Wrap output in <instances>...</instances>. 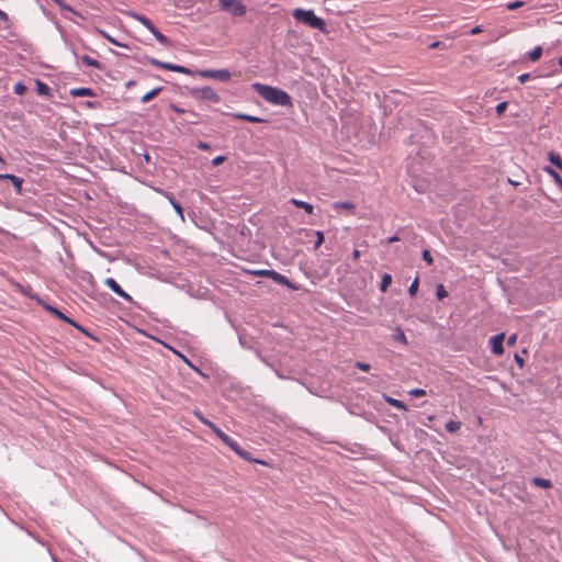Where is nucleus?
<instances>
[{
  "label": "nucleus",
  "mask_w": 562,
  "mask_h": 562,
  "mask_svg": "<svg viewBox=\"0 0 562 562\" xmlns=\"http://www.w3.org/2000/svg\"><path fill=\"white\" fill-rule=\"evenodd\" d=\"M254 90L267 102L273 105L290 106L292 99L288 92L271 86L256 82L252 85Z\"/></svg>",
  "instance_id": "1"
},
{
  "label": "nucleus",
  "mask_w": 562,
  "mask_h": 562,
  "mask_svg": "<svg viewBox=\"0 0 562 562\" xmlns=\"http://www.w3.org/2000/svg\"><path fill=\"white\" fill-rule=\"evenodd\" d=\"M292 15L296 21L302 22L312 29H316L322 32L326 31L325 21L322 18L316 16L313 10L295 9L292 12Z\"/></svg>",
  "instance_id": "2"
},
{
  "label": "nucleus",
  "mask_w": 562,
  "mask_h": 562,
  "mask_svg": "<svg viewBox=\"0 0 562 562\" xmlns=\"http://www.w3.org/2000/svg\"><path fill=\"white\" fill-rule=\"evenodd\" d=\"M218 8L233 16H244L247 12L243 0H218Z\"/></svg>",
  "instance_id": "3"
},
{
  "label": "nucleus",
  "mask_w": 562,
  "mask_h": 562,
  "mask_svg": "<svg viewBox=\"0 0 562 562\" xmlns=\"http://www.w3.org/2000/svg\"><path fill=\"white\" fill-rule=\"evenodd\" d=\"M133 18L140 22L155 37L156 40L162 44V45H168L169 44V41L168 38L159 32V30L153 24V22L146 18L145 15H142V14H137V13H134L133 14Z\"/></svg>",
  "instance_id": "4"
},
{
  "label": "nucleus",
  "mask_w": 562,
  "mask_h": 562,
  "mask_svg": "<svg viewBox=\"0 0 562 562\" xmlns=\"http://www.w3.org/2000/svg\"><path fill=\"white\" fill-rule=\"evenodd\" d=\"M191 95L213 103H218L221 101L220 95L209 86L192 89Z\"/></svg>",
  "instance_id": "5"
},
{
  "label": "nucleus",
  "mask_w": 562,
  "mask_h": 562,
  "mask_svg": "<svg viewBox=\"0 0 562 562\" xmlns=\"http://www.w3.org/2000/svg\"><path fill=\"white\" fill-rule=\"evenodd\" d=\"M43 307L48 311L50 314H53L54 316H56L57 318L66 322L67 324H70L71 326L76 327L77 329H79L80 331L85 333V334H88L85 328L79 325L77 322H75L74 319L67 317L64 313H61L59 310H57L56 307L47 304V303H44L43 304Z\"/></svg>",
  "instance_id": "6"
},
{
  "label": "nucleus",
  "mask_w": 562,
  "mask_h": 562,
  "mask_svg": "<svg viewBox=\"0 0 562 562\" xmlns=\"http://www.w3.org/2000/svg\"><path fill=\"white\" fill-rule=\"evenodd\" d=\"M199 75L204 78H212L217 79L220 81H228L231 79V72L226 69H206V70H200Z\"/></svg>",
  "instance_id": "7"
},
{
  "label": "nucleus",
  "mask_w": 562,
  "mask_h": 562,
  "mask_svg": "<svg viewBox=\"0 0 562 562\" xmlns=\"http://www.w3.org/2000/svg\"><path fill=\"white\" fill-rule=\"evenodd\" d=\"M104 284L120 297L124 299L126 302H133L132 296L128 293H126L113 278H106L104 280Z\"/></svg>",
  "instance_id": "8"
},
{
  "label": "nucleus",
  "mask_w": 562,
  "mask_h": 562,
  "mask_svg": "<svg viewBox=\"0 0 562 562\" xmlns=\"http://www.w3.org/2000/svg\"><path fill=\"white\" fill-rule=\"evenodd\" d=\"M504 338H505V335L502 333V334L493 336L490 339L491 350L494 355L501 356L504 353V347H503Z\"/></svg>",
  "instance_id": "9"
},
{
  "label": "nucleus",
  "mask_w": 562,
  "mask_h": 562,
  "mask_svg": "<svg viewBox=\"0 0 562 562\" xmlns=\"http://www.w3.org/2000/svg\"><path fill=\"white\" fill-rule=\"evenodd\" d=\"M0 180H10L15 189V192L18 194H22V184H23L22 178H19L14 175H9V173H0Z\"/></svg>",
  "instance_id": "10"
},
{
  "label": "nucleus",
  "mask_w": 562,
  "mask_h": 562,
  "mask_svg": "<svg viewBox=\"0 0 562 562\" xmlns=\"http://www.w3.org/2000/svg\"><path fill=\"white\" fill-rule=\"evenodd\" d=\"M290 203H292L296 207L303 209L308 214H313V212H314V206L307 202H304V201L293 198L290 200Z\"/></svg>",
  "instance_id": "11"
},
{
  "label": "nucleus",
  "mask_w": 562,
  "mask_h": 562,
  "mask_svg": "<svg viewBox=\"0 0 562 562\" xmlns=\"http://www.w3.org/2000/svg\"><path fill=\"white\" fill-rule=\"evenodd\" d=\"M270 279H272L278 284L292 286L289 279L285 276L279 273L274 270H272V273H270Z\"/></svg>",
  "instance_id": "12"
},
{
  "label": "nucleus",
  "mask_w": 562,
  "mask_h": 562,
  "mask_svg": "<svg viewBox=\"0 0 562 562\" xmlns=\"http://www.w3.org/2000/svg\"><path fill=\"white\" fill-rule=\"evenodd\" d=\"M80 59H81V61L85 65H87L89 67H93V68L99 69V70L103 69V66H102V64L99 60L93 59V58H91L88 55L81 56Z\"/></svg>",
  "instance_id": "13"
},
{
  "label": "nucleus",
  "mask_w": 562,
  "mask_h": 562,
  "mask_svg": "<svg viewBox=\"0 0 562 562\" xmlns=\"http://www.w3.org/2000/svg\"><path fill=\"white\" fill-rule=\"evenodd\" d=\"M53 1L60 8L61 11L71 13V14L82 19V15L80 13H78L76 10H74L70 5L65 3L63 0H53Z\"/></svg>",
  "instance_id": "14"
},
{
  "label": "nucleus",
  "mask_w": 562,
  "mask_h": 562,
  "mask_svg": "<svg viewBox=\"0 0 562 562\" xmlns=\"http://www.w3.org/2000/svg\"><path fill=\"white\" fill-rule=\"evenodd\" d=\"M70 94L74 97H92L93 91L90 88H76L70 90Z\"/></svg>",
  "instance_id": "15"
},
{
  "label": "nucleus",
  "mask_w": 562,
  "mask_h": 562,
  "mask_svg": "<svg viewBox=\"0 0 562 562\" xmlns=\"http://www.w3.org/2000/svg\"><path fill=\"white\" fill-rule=\"evenodd\" d=\"M531 483L537 486V487H541V488H551L552 487V482L548 479H542V477H533L531 480Z\"/></svg>",
  "instance_id": "16"
},
{
  "label": "nucleus",
  "mask_w": 562,
  "mask_h": 562,
  "mask_svg": "<svg viewBox=\"0 0 562 562\" xmlns=\"http://www.w3.org/2000/svg\"><path fill=\"white\" fill-rule=\"evenodd\" d=\"M233 116L236 117V119H239V120L251 122V123H261V122H263V120L260 119V117H257V116H254V115H249V114H244V113H235V114H233Z\"/></svg>",
  "instance_id": "17"
},
{
  "label": "nucleus",
  "mask_w": 562,
  "mask_h": 562,
  "mask_svg": "<svg viewBox=\"0 0 562 562\" xmlns=\"http://www.w3.org/2000/svg\"><path fill=\"white\" fill-rule=\"evenodd\" d=\"M36 92L40 95H50V88L41 80H36Z\"/></svg>",
  "instance_id": "18"
},
{
  "label": "nucleus",
  "mask_w": 562,
  "mask_h": 562,
  "mask_svg": "<svg viewBox=\"0 0 562 562\" xmlns=\"http://www.w3.org/2000/svg\"><path fill=\"white\" fill-rule=\"evenodd\" d=\"M99 34L104 37L105 40H108L111 44L115 45V46H120V47H125L127 48L128 46L126 44H123V43H120L119 41H116L115 38H113L109 33H106L105 31L103 30H98Z\"/></svg>",
  "instance_id": "19"
},
{
  "label": "nucleus",
  "mask_w": 562,
  "mask_h": 562,
  "mask_svg": "<svg viewBox=\"0 0 562 562\" xmlns=\"http://www.w3.org/2000/svg\"><path fill=\"white\" fill-rule=\"evenodd\" d=\"M384 400L387 404H390L391 406H393L397 409H406L405 404L400 400H396V398H393V397H390L386 395H384Z\"/></svg>",
  "instance_id": "20"
},
{
  "label": "nucleus",
  "mask_w": 562,
  "mask_h": 562,
  "mask_svg": "<svg viewBox=\"0 0 562 562\" xmlns=\"http://www.w3.org/2000/svg\"><path fill=\"white\" fill-rule=\"evenodd\" d=\"M393 339L396 340V341H400L401 344L403 345H407V339H406V336L404 334V331L402 330L401 327H397L395 330H394V334H393Z\"/></svg>",
  "instance_id": "21"
},
{
  "label": "nucleus",
  "mask_w": 562,
  "mask_h": 562,
  "mask_svg": "<svg viewBox=\"0 0 562 562\" xmlns=\"http://www.w3.org/2000/svg\"><path fill=\"white\" fill-rule=\"evenodd\" d=\"M549 160L552 165H554L557 168H559L560 170H562V158L559 154L557 153H550L549 154Z\"/></svg>",
  "instance_id": "22"
},
{
  "label": "nucleus",
  "mask_w": 562,
  "mask_h": 562,
  "mask_svg": "<svg viewBox=\"0 0 562 562\" xmlns=\"http://www.w3.org/2000/svg\"><path fill=\"white\" fill-rule=\"evenodd\" d=\"M541 55H542V47L541 46H537L531 52L528 53V57H529V59L531 61L539 60Z\"/></svg>",
  "instance_id": "23"
},
{
  "label": "nucleus",
  "mask_w": 562,
  "mask_h": 562,
  "mask_svg": "<svg viewBox=\"0 0 562 562\" xmlns=\"http://www.w3.org/2000/svg\"><path fill=\"white\" fill-rule=\"evenodd\" d=\"M161 91V88H155L142 97V102L146 103L153 100Z\"/></svg>",
  "instance_id": "24"
},
{
  "label": "nucleus",
  "mask_w": 562,
  "mask_h": 562,
  "mask_svg": "<svg viewBox=\"0 0 562 562\" xmlns=\"http://www.w3.org/2000/svg\"><path fill=\"white\" fill-rule=\"evenodd\" d=\"M391 282H392V277H391V274H389V273H384V274L382 276V280H381V284H380V290H381L382 292H385V291L387 290V288L390 286Z\"/></svg>",
  "instance_id": "25"
},
{
  "label": "nucleus",
  "mask_w": 562,
  "mask_h": 562,
  "mask_svg": "<svg viewBox=\"0 0 562 562\" xmlns=\"http://www.w3.org/2000/svg\"><path fill=\"white\" fill-rule=\"evenodd\" d=\"M460 428H461V422H458V420H449L446 424L447 431H449L451 434L457 432Z\"/></svg>",
  "instance_id": "26"
},
{
  "label": "nucleus",
  "mask_w": 562,
  "mask_h": 562,
  "mask_svg": "<svg viewBox=\"0 0 562 562\" xmlns=\"http://www.w3.org/2000/svg\"><path fill=\"white\" fill-rule=\"evenodd\" d=\"M204 425L209 426L222 441L228 436L211 422H204Z\"/></svg>",
  "instance_id": "27"
},
{
  "label": "nucleus",
  "mask_w": 562,
  "mask_h": 562,
  "mask_svg": "<svg viewBox=\"0 0 562 562\" xmlns=\"http://www.w3.org/2000/svg\"><path fill=\"white\" fill-rule=\"evenodd\" d=\"M236 453L244 460L255 462V463H262L261 461H259L257 459H251L250 453L248 451L244 450L241 447L238 448V451H236Z\"/></svg>",
  "instance_id": "28"
},
{
  "label": "nucleus",
  "mask_w": 562,
  "mask_h": 562,
  "mask_svg": "<svg viewBox=\"0 0 562 562\" xmlns=\"http://www.w3.org/2000/svg\"><path fill=\"white\" fill-rule=\"evenodd\" d=\"M544 170L553 178L555 183L562 188V178L560 175L550 167H546Z\"/></svg>",
  "instance_id": "29"
},
{
  "label": "nucleus",
  "mask_w": 562,
  "mask_h": 562,
  "mask_svg": "<svg viewBox=\"0 0 562 562\" xmlns=\"http://www.w3.org/2000/svg\"><path fill=\"white\" fill-rule=\"evenodd\" d=\"M223 442L225 445H227L232 450H234L235 452L238 451V448L240 447L236 440H234L233 438H231L229 436H227L226 438H224Z\"/></svg>",
  "instance_id": "30"
},
{
  "label": "nucleus",
  "mask_w": 562,
  "mask_h": 562,
  "mask_svg": "<svg viewBox=\"0 0 562 562\" xmlns=\"http://www.w3.org/2000/svg\"><path fill=\"white\" fill-rule=\"evenodd\" d=\"M436 295H437V299L440 301L448 296V292L442 284L437 285Z\"/></svg>",
  "instance_id": "31"
},
{
  "label": "nucleus",
  "mask_w": 562,
  "mask_h": 562,
  "mask_svg": "<svg viewBox=\"0 0 562 562\" xmlns=\"http://www.w3.org/2000/svg\"><path fill=\"white\" fill-rule=\"evenodd\" d=\"M14 93L23 95L26 92V87L22 82H16L13 87Z\"/></svg>",
  "instance_id": "32"
},
{
  "label": "nucleus",
  "mask_w": 562,
  "mask_h": 562,
  "mask_svg": "<svg viewBox=\"0 0 562 562\" xmlns=\"http://www.w3.org/2000/svg\"><path fill=\"white\" fill-rule=\"evenodd\" d=\"M419 280L418 278H415V280L412 282V284L408 288V293L411 296H415L418 290Z\"/></svg>",
  "instance_id": "33"
},
{
  "label": "nucleus",
  "mask_w": 562,
  "mask_h": 562,
  "mask_svg": "<svg viewBox=\"0 0 562 562\" xmlns=\"http://www.w3.org/2000/svg\"><path fill=\"white\" fill-rule=\"evenodd\" d=\"M524 5V1H513L506 4V9L509 11L517 10Z\"/></svg>",
  "instance_id": "34"
},
{
  "label": "nucleus",
  "mask_w": 562,
  "mask_h": 562,
  "mask_svg": "<svg viewBox=\"0 0 562 562\" xmlns=\"http://www.w3.org/2000/svg\"><path fill=\"white\" fill-rule=\"evenodd\" d=\"M172 71L184 74V75H191L192 74V71L189 68H187L184 66H180V65H175L173 68H172Z\"/></svg>",
  "instance_id": "35"
},
{
  "label": "nucleus",
  "mask_w": 562,
  "mask_h": 562,
  "mask_svg": "<svg viewBox=\"0 0 562 562\" xmlns=\"http://www.w3.org/2000/svg\"><path fill=\"white\" fill-rule=\"evenodd\" d=\"M188 114L190 115V117L187 120L188 123L198 124L200 122V116L198 113L189 111Z\"/></svg>",
  "instance_id": "36"
},
{
  "label": "nucleus",
  "mask_w": 562,
  "mask_h": 562,
  "mask_svg": "<svg viewBox=\"0 0 562 562\" xmlns=\"http://www.w3.org/2000/svg\"><path fill=\"white\" fill-rule=\"evenodd\" d=\"M315 235H316L315 249H317L324 243V234L321 231H316Z\"/></svg>",
  "instance_id": "37"
},
{
  "label": "nucleus",
  "mask_w": 562,
  "mask_h": 562,
  "mask_svg": "<svg viewBox=\"0 0 562 562\" xmlns=\"http://www.w3.org/2000/svg\"><path fill=\"white\" fill-rule=\"evenodd\" d=\"M158 192L161 193L170 202L172 206L178 203L171 193L162 190H158Z\"/></svg>",
  "instance_id": "38"
},
{
  "label": "nucleus",
  "mask_w": 562,
  "mask_h": 562,
  "mask_svg": "<svg viewBox=\"0 0 562 562\" xmlns=\"http://www.w3.org/2000/svg\"><path fill=\"white\" fill-rule=\"evenodd\" d=\"M158 192L161 193L170 202L172 206L178 203L171 193L162 190H158Z\"/></svg>",
  "instance_id": "39"
},
{
  "label": "nucleus",
  "mask_w": 562,
  "mask_h": 562,
  "mask_svg": "<svg viewBox=\"0 0 562 562\" xmlns=\"http://www.w3.org/2000/svg\"><path fill=\"white\" fill-rule=\"evenodd\" d=\"M507 105L508 103L506 101L498 103L495 109L497 115H502L506 111Z\"/></svg>",
  "instance_id": "40"
},
{
  "label": "nucleus",
  "mask_w": 562,
  "mask_h": 562,
  "mask_svg": "<svg viewBox=\"0 0 562 562\" xmlns=\"http://www.w3.org/2000/svg\"><path fill=\"white\" fill-rule=\"evenodd\" d=\"M409 394L414 397H420L426 394L425 390L423 389H413L409 391Z\"/></svg>",
  "instance_id": "41"
},
{
  "label": "nucleus",
  "mask_w": 562,
  "mask_h": 562,
  "mask_svg": "<svg viewBox=\"0 0 562 562\" xmlns=\"http://www.w3.org/2000/svg\"><path fill=\"white\" fill-rule=\"evenodd\" d=\"M172 207L176 211V213L180 216L181 221L183 222L184 221L183 209L180 205V203L175 204Z\"/></svg>",
  "instance_id": "42"
},
{
  "label": "nucleus",
  "mask_w": 562,
  "mask_h": 562,
  "mask_svg": "<svg viewBox=\"0 0 562 562\" xmlns=\"http://www.w3.org/2000/svg\"><path fill=\"white\" fill-rule=\"evenodd\" d=\"M423 259L428 263V265H432L434 260H432V257L430 255V251L429 250H424L423 251Z\"/></svg>",
  "instance_id": "43"
},
{
  "label": "nucleus",
  "mask_w": 562,
  "mask_h": 562,
  "mask_svg": "<svg viewBox=\"0 0 562 562\" xmlns=\"http://www.w3.org/2000/svg\"><path fill=\"white\" fill-rule=\"evenodd\" d=\"M355 366H356V368H358V369H360V370H362L364 372H368L370 370V368H371L369 363L360 362V361L356 362Z\"/></svg>",
  "instance_id": "44"
},
{
  "label": "nucleus",
  "mask_w": 562,
  "mask_h": 562,
  "mask_svg": "<svg viewBox=\"0 0 562 562\" xmlns=\"http://www.w3.org/2000/svg\"><path fill=\"white\" fill-rule=\"evenodd\" d=\"M170 109L173 112L178 113V114H183V113H188L189 112V111H186L184 109H182V108H180V106H178L177 104H173V103L170 104Z\"/></svg>",
  "instance_id": "45"
},
{
  "label": "nucleus",
  "mask_w": 562,
  "mask_h": 562,
  "mask_svg": "<svg viewBox=\"0 0 562 562\" xmlns=\"http://www.w3.org/2000/svg\"><path fill=\"white\" fill-rule=\"evenodd\" d=\"M336 206L337 207H342V209H347V210H351L355 207V205L351 203V202H340V203H336Z\"/></svg>",
  "instance_id": "46"
},
{
  "label": "nucleus",
  "mask_w": 562,
  "mask_h": 562,
  "mask_svg": "<svg viewBox=\"0 0 562 562\" xmlns=\"http://www.w3.org/2000/svg\"><path fill=\"white\" fill-rule=\"evenodd\" d=\"M270 273H272V270H257V271H254V274H256V276L268 277V278H270Z\"/></svg>",
  "instance_id": "47"
},
{
  "label": "nucleus",
  "mask_w": 562,
  "mask_h": 562,
  "mask_svg": "<svg viewBox=\"0 0 562 562\" xmlns=\"http://www.w3.org/2000/svg\"><path fill=\"white\" fill-rule=\"evenodd\" d=\"M173 66H175V64L164 63V61H162V64H159V68L171 70V71H172Z\"/></svg>",
  "instance_id": "48"
},
{
  "label": "nucleus",
  "mask_w": 562,
  "mask_h": 562,
  "mask_svg": "<svg viewBox=\"0 0 562 562\" xmlns=\"http://www.w3.org/2000/svg\"><path fill=\"white\" fill-rule=\"evenodd\" d=\"M529 78H530V74H522L518 77V81L520 83H525L529 80Z\"/></svg>",
  "instance_id": "49"
},
{
  "label": "nucleus",
  "mask_w": 562,
  "mask_h": 562,
  "mask_svg": "<svg viewBox=\"0 0 562 562\" xmlns=\"http://www.w3.org/2000/svg\"><path fill=\"white\" fill-rule=\"evenodd\" d=\"M224 160H225V157H223V156H217V157H215V158L212 160V164H213L214 166H218V165H221Z\"/></svg>",
  "instance_id": "50"
},
{
  "label": "nucleus",
  "mask_w": 562,
  "mask_h": 562,
  "mask_svg": "<svg viewBox=\"0 0 562 562\" xmlns=\"http://www.w3.org/2000/svg\"><path fill=\"white\" fill-rule=\"evenodd\" d=\"M198 148H200L202 150H207V149H210V145L206 143H203V142H199Z\"/></svg>",
  "instance_id": "51"
},
{
  "label": "nucleus",
  "mask_w": 562,
  "mask_h": 562,
  "mask_svg": "<svg viewBox=\"0 0 562 562\" xmlns=\"http://www.w3.org/2000/svg\"><path fill=\"white\" fill-rule=\"evenodd\" d=\"M482 32L481 26L476 25L473 29H471L470 34L475 35Z\"/></svg>",
  "instance_id": "52"
},
{
  "label": "nucleus",
  "mask_w": 562,
  "mask_h": 562,
  "mask_svg": "<svg viewBox=\"0 0 562 562\" xmlns=\"http://www.w3.org/2000/svg\"><path fill=\"white\" fill-rule=\"evenodd\" d=\"M516 338H517V337H516V335H515V334H514V335H512V336H509V337H508V339H507V344H508V345H514V344L516 342Z\"/></svg>",
  "instance_id": "53"
},
{
  "label": "nucleus",
  "mask_w": 562,
  "mask_h": 562,
  "mask_svg": "<svg viewBox=\"0 0 562 562\" xmlns=\"http://www.w3.org/2000/svg\"><path fill=\"white\" fill-rule=\"evenodd\" d=\"M359 257H360V251H359L358 249H355V250L352 251V258H353L355 260H358V259H359Z\"/></svg>",
  "instance_id": "54"
},
{
  "label": "nucleus",
  "mask_w": 562,
  "mask_h": 562,
  "mask_svg": "<svg viewBox=\"0 0 562 562\" xmlns=\"http://www.w3.org/2000/svg\"><path fill=\"white\" fill-rule=\"evenodd\" d=\"M515 360L520 367L524 366V360L518 355L515 356Z\"/></svg>",
  "instance_id": "55"
},
{
  "label": "nucleus",
  "mask_w": 562,
  "mask_h": 562,
  "mask_svg": "<svg viewBox=\"0 0 562 562\" xmlns=\"http://www.w3.org/2000/svg\"><path fill=\"white\" fill-rule=\"evenodd\" d=\"M150 64H153V65H155V66L159 67V64H162V61L157 60V59H155V58H151V59H150Z\"/></svg>",
  "instance_id": "56"
},
{
  "label": "nucleus",
  "mask_w": 562,
  "mask_h": 562,
  "mask_svg": "<svg viewBox=\"0 0 562 562\" xmlns=\"http://www.w3.org/2000/svg\"><path fill=\"white\" fill-rule=\"evenodd\" d=\"M0 19L3 20V21H7V19H8L7 13L3 12L2 10H0Z\"/></svg>",
  "instance_id": "57"
},
{
  "label": "nucleus",
  "mask_w": 562,
  "mask_h": 562,
  "mask_svg": "<svg viewBox=\"0 0 562 562\" xmlns=\"http://www.w3.org/2000/svg\"><path fill=\"white\" fill-rule=\"evenodd\" d=\"M398 240V237L397 236H392L389 238V243H394V241H397Z\"/></svg>",
  "instance_id": "58"
},
{
  "label": "nucleus",
  "mask_w": 562,
  "mask_h": 562,
  "mask_svg": "<svg viewBox=\"0 0 562 562\" xmlns=\"http://www.w3.org/2000/svg\"><path fill=\"white\" fill-rule=\"evenodd\" d=\"M195 415L199 417V419L204 424V422H209L206 418H203L200 414L195 413Z\"/></svg>",
  "instance_id": "59"
},
{
  "label": "nucleus",
  "mask_w": 562,
  "mask_h": 562,
  "mask_svg": "<svg viewBox=\"0 0 562 562\" xmlns=\"http://www.w3.org/2000/svg\"><path fill=\"white\" fill-rule=\"evenodd\" d=\"M195 415L199 417V419L204 424V422H209L206 418H203L200 414L195 413Z\"/></svg>",
  "instance_id": "60"
},
{
  "label": "nucleus",
  "mask_w": 562,
  "mask_h": 562,
  "mask_svg": "<svg viewBox=\"0 0 562 562\" xmlns=\"http://www.w3.org/2000/svg\"><path fill=\"white\" fill-rule=\"evenodd\" d=\"M559 65L562 67V56L559 58Z\"/></svg>",
  "instance_id": "61"
},
{
  "label": "nucleus",
  "mask_w": 562,
  "mask_h": 562,
  "mask_svg": "<svg viewBox=\"0 0 562 562\" xmlns=\"http://www.w3.org/2000/svg\"><path fill=\"white\" fill-rule=\"evenodd\" d=\"M438 43L431 44V47H437Z\"/></svg>",
  "instance_id": "62"
}]
</instances>
